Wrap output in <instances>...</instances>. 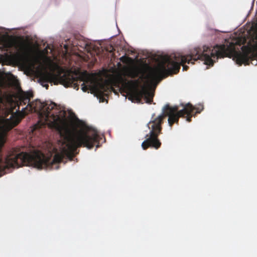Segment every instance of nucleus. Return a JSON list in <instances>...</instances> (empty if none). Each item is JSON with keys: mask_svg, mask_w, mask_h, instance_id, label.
I'll return each mask as SVG.
<instances>
[{"mask_svg": "<svg viewBox=\"0 0 257 257\" xmlns=\"http://www.w3.org/2000/svg\"><path fill=\"white\" fill-rule=\"evenodd\" d=\"M241 50V52H235L234 55L236 63L240 65L242 64H248L250 61L257 56L255 50L251 47L244 46L242 47Z\"/></svg>", "mask_w": 257, "mask_h": 257, "instance_id": "5", "label": "nucleus"}, {"mask_svg": "<svg viewBox=\"0 0 257 257\" xmlns=\"http://www.w3.org/2000/svg\"><path fill=\"white\" fill-rule=\"evenodd\" d=\"M130 84L134 87L132 90L130 96L137 101H141L143 98H144L146 102L151 104L153 101L154 93L151 91L146 89L143 87L141 90L138 89V87L140 83V80H131L129 82Z\"/></svg>", "mask_w": 257, "mask_h": 257, "instance_id": "4", "label": "nucleus"}, {"mask_svg": "<svg viewBox=\"0 0 257 257\" xmlns=\"http://www.w3.org/2000/svg\"><path fill=\"white\" fill-rule=\"evenodd\" d=\"M113 93H117V92L115 91V90L114 88H113Z\"/></svg>", "mask_w": 257, "mask_h": 257, "instance_id": "13", "label": "nucleus"}, {"mask_svg": "<svg viewBox=\"0 0 257 257\" xmlns=\"http://www.w3.org/2000/svg\"><path fill=\"white\" fill-rule=\"evenodd\" d=\"M85 48L87 51H89L90 49H94L93 47H92L91 46L89 45L88 43L85 44Z\"/></svg>", "mask_w": 257, "mask_h": 257, "instance_id": "11", "label": "nucleus"}, {"mask_svg": "<svg viewBox=\"0 0 257 257\" xmlns=\"http://www.w3.org/2000/svg\"><path fill=\"white\" fill-rule=\"evenodd\" d=\"M116 39L117 38L113 36V59L124 53V55L121 56L119 59L122 63L127 64L131 61V58L126 56L124 42L122 40H120L117 42L115 41Z\"/></svg>", "mask_w": 257, "mask_h": 257, "instance_id": "6", "label": "nucleus"}, {"mask_svg": "<svg viewBox=\"0 0 257 257\" xmlns=\"http://www.w3.org/2000/svg\"><path fill=\"white\" fill-rule=\"evenodd\" d=\"M62 84L65 87H71L78 90V82L83 81L81 89L86 92L89 90L99 102L106 100L105 96L112 91V66L103 68L97 73H88L85 72L82 80H78L76 75H64L61 78Z\"/></svg>", "mask_w": 257, "mask_h": 257, "instance_id": "3", "label": "nucleus"}, {"mask_svg": "<svg viewBox=\"0 0 257 257\" xmlns=\"http://www.w3.org/2000/svg\"><path fill=\"white\" fill-rule=\"evenodd\" d=\"M113 86H114L116 84L115 76V73L116 72V67L114 64H113Z\"/></svg>", "mask_w": 257, "mask_h": 257, "instance_id": "10", "label": "nucleus"}, {"mask_svg": "<svg viewBox=\"0 0 257 257\" xmlns=\"http://www.w3.org/2000/svg\"><path fill=\"white\" fill-rule=\"evenodd\" d=\"M183 106V108L179 110L178 106H171L167 104L163 107L161 114L155 118V114L153 115L152 120L148 124L150 132L146 136V139L142 144L144 150H147L149 147L158 149L161 147V143L158 136L161 133L162 124L166 116H168V123L172 127L175 123L178 124L180 117L186 118L188 122H191L192 117L195 116L196 113H200L204 109L202 104L195 107L188 103Z\"/></svg>", "mask_w": 257, "mask_h": 257, "instance_id": "2", "label": "nucleus"}, {"mask_svg": "<svg viewBox=\"0 0 257 257\" xmlns=\"http://www.w3.org/2000/svg\"><path fill=\"white\" fill-rule=\"evenodd\" d=\"M139 74L140 72L138 69L133 70L130 72V76L133 78L138 77Z\"/></svg>", "mask_w": 257, "mask_h": 257, "instance_id": "9", "label": "nucleus"}, {"mask_svg": "<svg viewBox=\"0 0 257 257\" xmlns=\"http://www.w3.org/2000/svg\"><path fill=\"white\" fill-rule=\"evenodd\" d=\"M48 50H50V52H52L53 50V48L48 46L40 54L42 59H43V61L45 62H50L51 61V58L47 56L48 53Z\"/></svg>", "mask_w": 257, "mask_h": 257, "instance_id": "8", "label": "nucleus"}, {"mask_svg": "<svg viewBox=\"0 0 257 257\" xmlns=\"http://www.w3.org/2000/svg\"><path fill=\"white\" fill-rule=\"evenodd\" d=\"M54 78V75L50 72H46L42 74L40 78L39 79V82L43 87L48 89V83L51 82Z\"/></svg>", "mask_w": 257, "mask_h": 257, "instance_id": "7", "label": "nucleus"}, {"mask_svg": "<svg viewBox=\"0 0 257 257\" xmlns=\"http://www.w3.org/2000/svg\"><path fill=\"white\" fill-rule=\"evenodd\" d=\"M234 52V46L232 43L228 46L216 45L212 49L206 46L196 47L191 50L188 55L175 54L172 58L168 57L157 65L149 67L147 75L145 76L142 75L141 78L147 79L151 82L160 81L169 75L178 73L181 65L183 66V71H187L189 67L185 64H194V62L198 60L204 61L205 65L213 66L219 58H224Z\"/></svg>", "mask_w": 257, "mask_h": 257, "instance_id": "1", "label": "nucleus"}, {"mask_svg": "<svg viewBox=\"0 0 257 257\" xmlns=\"http://www.w3.org/2000/svg\"><path fill=\"white\" fill-rule=\"evenodd\" d=\"M64 48L65 49V50H67V47H68L67 45H66L64 44Z\"/></svg>", "mask_w": 257, "mask_h": 257, "instance_id": "12", "label": "nucleus"}]
</instances>
